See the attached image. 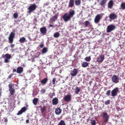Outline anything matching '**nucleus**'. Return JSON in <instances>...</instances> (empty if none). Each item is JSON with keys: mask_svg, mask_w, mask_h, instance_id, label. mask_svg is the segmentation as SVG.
Wrapping results in <instances>:
<instances>
[{"mask_svg": "<svg viewBox=\"0 0 125 125\" xmlns=\"http://www.w3.org/2000/svg\"><path fill=\"white\" fill-rule=\"evenodd\" d=\"M50 97L51 98H52L53 96V95L51 93L49 94Z\"/></svg>", "mask_w": 125, "mask_h": 125, "instance_id": "48", "label": "nucleus"}, {"mask_svg": "<svg viewBox=\"0 0 125 125\" xmlns=\"http://www.w3.org/2000/svg\"><path fill=\"white\" fill-rule=\"evenodd\" d=\"M55 112L56 114L59 115L61 113V110L59 108H57L55 109Z\"/></svg>", "mask_w": 125, "mask_h": 125, "instance_id": "20", "label": "nucleus"}, {"mask_svg": "<svg viewBox=\"0 0 125 125\" xmlns=\"http://www.w3.org/2000/svg\"><path fill=\"white\" fill-rule=\"evenodd\" d=\"M51 94H53V96L54 95H55V93L54 92H53L52 93H51Z\"/></svg>", "mask_w": 125, "mask_h": 125, "instance_id": "55", "label": "nucleus"}, {"mask_svg": "<svg viewBox=\"0 0 125 125\" xmlns=\"http://www.w3.org/2000/svg\"><path fill=\"white\" fill-rule=\"evenodd\" d=\"M113 2L112 0L110 1L108 4V7L111 9L113 5Z\"/></svg>", "mask_w": 125, "mask_h": 125, "instance_id": "24", "label": "nucleus"}, {"mask_svg": "<svg viewBox=\"0 0 125 125\" xmlns=\"http://www.w3.org/2000/svg\"><path fill=\"white\" fill-rule=\"evenodd\" d=\"M74 0H70L68 7H69L72 8L74 5Z\"/></svg>", "mask_w": 125, "mask_h": 125, "instance_id": "16", "label": "nucleus"}, {"mask_svg": "<svg viewBox=\"0 0 125 125\" xmlns=\"http://www.w3.org/2000/svg\"><path fill=\"white\" fill-rule=\"evenodd\" d=\"M47 31V29L45 27H42L40 29V32L43 35L46 34Z\"/></svg>", "mask_w": 125, "mask_h": 125, "instance_id": "12", "label": "nucleus"}, {"mask_svg": "<svg viewBox=\"0 0 125 125\" xmlns=\"http://www.w3.org/2000/svg\"><path fill=\"white\" fill-rule=\"evenodd\" d=\"M124 87L125 88V83L124 84Z\"/></svg>", "mask_w": 125, "mask_h": 125, "instance_id": "56", "label": "nucleus"}, {"mask_svg": "<svg viewBox=\"0 0 125 125\" xmlns=\"http://www.w3.org/2000/svg\"><path fill=\"white\" fill-rule=\"evenodd\" d=\"M8 59L5 58L4 60V62L6 63L8 62H9V61L8 60Z\"/></svg>", "mask_w": 125, "mask_h": 125, "instance_id": "44", "label": "nucleus"}, {"mask_svg": "<svg viewBox=\"0 0 125 125\" xmlns=\"http://www.w3.org/2000/svg\"><path fill=\"white\" fill-rule=\"evenodd\" d=\"M115 25L112 24L108 26L106 28V32L109 33L113 31L115 29Z\"/></svg>", "mask_w": 125, "mask_h": 125, "instance_id": "1", "label": "nucleus"}, {"mask_svg": "<svg viewBox=\"0 0 125 125\" xmlns=\"http://www.w3.org/2000/svg\"><path fill=\"white\" fill-rule=\"evenodd\" d=\"M14 46V44H11V47L12 48H13Z\"/></svg>", "mask_w": 125, "mask_h": 125, "instance_id": "49", "label": "nucleus"}, {"mask_svg": "<svg viewBox=\"0 0 125 125\" xmlns=\"http://www.w3.org/2000/svg\"><path fill=\"white\" fill-rule=\"evenodd\" d=\"M71 95H68L65 96L64 98V100L66 102H69L71 100Z\"/></svg>", "mask_w": 125, "mask_h": 125, "instance_id": "15", "label": "nucleus"}, {"mask_svg": "<svg viewBox=\"0 0 125 125\" xmlns=\"http://www.w3.org/2000/svg\"><path fill=\"white\" fill-rule=\"evenodd\" d=\"M18 16V14L17 13H14L13 14V17L14 18H17Z\"/></svg>", "mask_w": 125, "mask_h": 125, "instance_id": "40", "label": "nucleus"}, {"mask_svg": "<svg viewBox=\"0 0 125 125\" xmlns=\"http://www.w3.org/2000/svg\"><path fill=\"white\" fill-rule=\"evenodd\" d=\"M78 72L77 69L75 68L70 71V74L73 76H76Z\"/></svg>", "mask_w": 125, "mask_h": 125, "instance_id": "8", "label": "nucleus"}, {"mask_svg": "<svg viewBox=\"0 0 125 125\" xmlns=\"http://www.w3.org/2000/svg\"><path fill=\"white\" fill-rule=\"evenodd\" d=\"M44 46V44L43 43H41V44L40 45V47L41 48H42Z\"/></svg>", "mask_w": 125, "mask_h": 125, "instance_id": "45", "label": "nucleus"}, {"mask_svg": "<svg viewBox=\"0 0 125 125\" xmlns=\"http://www.w3.org/2000/svg\"><path fill=\"white\" fill-rule=\"evenodd\" d=\"M52 104L54 105L57 104L58 103V100L57 98H54L52 100Z\"/></svg>", "mask_w": 125, "mask_h": 125, "instance_id": "22", "label": "nucleus"}, {"mask_svg": "<svg viewBox=\"0 0 125 125\" xmlns=\"http://www.w3.org/2000/svg\"><path fill=\"white\" fill-rule=\"evenodd\" d=\"M23 71V68L21 67H19L17 68L16 70V72L17 73L19 74L22 73Z\"/></svg>", "mask_w": 125, "mask_h": 125, "instance_id": "18", "label": "nucleus"}, {"mask_svg": "<svg viewBox=\"0 0 125 125\" xmlns=\"http://www.w3.org/2000/svg\"><path fill=\"white\" fill-rule=\"evenodd\" d=\"M5 121L6 122H7L8 121V120L7 118H5Z\"/></svg>", "mask_w": 125, "mask_h": 125, "instance_id": "51", "label": "nucleus"}, {"mask_svg": "<svg viewBox=\"0 0 125 125\" xmlns=\"http://www.w3.org/2000/svg\"><path fill=\"white\" fill-rule=\"evenodd\" d=\"M119 91V89L118 87L114 88L111 92V96L112 97L115 96L117 95Z\"/></svg>", "mask_w": 125, "mask_h": 125, "instance_id": "4", "label": "nucleus"}, {"mask_svg": "<svg viewBox=\"0 0 125 125\" xmlns=\"http://www.w3.org/2000/svg\"><path fill=\"white\" fill-rule=\"evenodd\" d=\"M26 106L22 108L21 109L17 114V115H19L25 112L27 109V107L28 106V105L26 104Z\"/></svg>", "mask_w": 125, "mask_h": 125, "instance_id": "9", "label": "nucleus"}, {"mask_svg": "<svg viewBox=\"0 0 125 125\" xmlns=\"http://www.w3.org/2000/svg\"><path fill=\"white\" fill-rule=\"evenodd\" d=\"M101 18V17L100 14H99L96 16L94 20V22L95 23H98Z\"/></svg>", "mask_w": 125, "mask_h": 125, "instance_id": "13", "label": "nucleus"}, {"mask_svg": "<svg viewBox=\"0 0 125 125\" xmlns=\"http://www.w3.org/2000/svg\"><path fill=\"white\" fill-rule=\"evenodd\" d=\"M60 34L59 32H57L54 33L53 36L54 38H57L59 37Z\"/></svg>", "mask_w": 125, "mask_h": 125, "instance_id": "31", "label": "nucleus"}, {"mask_svg": "<svg viewBox=\"0 0 125 125\" xmlns=\"http://www.w3.org/2000/svg\"><path fill=\"white\" fill-rule=\"evenodd\" d=\"M4 50H6V51H7L8 50V47H6L4 49Z\"/></svg>", "mask_w": 125, "mask_h": 125, "instance_id": "54", "label": "nucleus"}, {"mask_svg": "<svg viewBox=\"0 0 125 125\" xmlns=\"http://www.w3.org/2000/svg\"><path fill=\"white\" fill-rule=\"evenodd\" d=\"M12 75L11 74L8 77V78H10L12 77Z\"/></svg>", "mask_w": 125, "mask_h": 125, "instance_id": "47", "label": "nucleus"}, {"mask_svg": "<svg viewBox=\"0 0 125 125\" xmlns=\"http://www.w3.org/2000/svg\"><path fill=\"white\" fill-rule=\"evenodd\" d=\"M75 14L74 10H71L69 11L68 14L69 16L71 18L73 17V15Z\"/></svg>", "mask_w": 125, "mask_h": 125, "instance_id": "19", "label": "nucleus"}, {"mask_svg": "<svg viewBox=\"0 0 125 125\" xmlns=\"http://www.w3.org/2000/svg\"><path fill=\"white\" fill-rule=\"evenodd\" d=\"M36 7L37 6L35 3L31 4L28 8L29 10L28 13H30L31 12L35 10Z\"/></svg>", "mask_w": 125, "mask_h": 125, "instance_id": "2", "label": "nucleus"}, {"mask_svg": "<svg viewBox=\"0 0 125 125\" xmlns=\"http://www.w3.org/2000/svg\"><path fill=\"white\" fill-rule=\"evenodd\" d=\"M96 119L95 118L92 117L90 119V121L91 125H96L97 122H96Z\"/></svg>", "mask_w": 125, "mask_h": 125, "instance_id": "14", "label": "nucleus"}, {"mask_svg": "<svg viewBox=\"0 0 125 125\" xmlns=\"http://www.w3.org/2000/svg\"><path fill=\"white\" fill-rule=\"evenodd\" d=\"M38 99L36 98H35L33 99V102L34 105H36L37 104V103L38 102Z\"/></svg>", "mask_w": 125, "mask_h": 125, "instance_id": "32", "label": "nucleus"}, {"mask_svg": "<svg viewBox=\"0 0 125 125\" xmlns=\"http://www.w3.org/2000/svg\"><path fill=\"white\" fill-rule=\"evenodd\" d=\"M112 80L113 82L115 83H117L119 82V79L117 76L114 75L112 77Z\"/></svg>", "mask_w": 125, "mask_h": 125, "instance_id": "10", "label": "nucleus"}, {"mask_svg": "<svg viewBox=\"0 0 125 125\" xmlns=\"http://www.w3.org/2000/svg\"><path fill=\"white\" fill-rule=\"evenodd\" d=\"M1 112L0 111V114H1Z\"/></svg>", "mask_w": 125, "mask_h": 125, "instance_id": "57", "label": "nucleus"}, {"mask_svg": "<svg viewBox=\"0 0 125 125\" xmlns=\"http://www.w3.org/2000/svg\"><path fill=\"white\" fill-rule=\"evenodd\" d=\"M46 91V90L45 89H42L41 91V93L42 94H44Z\"/></svg>", "mask_w": 125, "mask_h": 125, "instance_id": "42", "label": "nucleus"}, {"mask_svg": "<svg viewBox=\"0 0 125 125\" xmlns=\"http://www.w3.org/2000/svg\"><path fill=\"white\" fill-rule=\"evenodd\" d=\"M75 5L77 6L79 5L81 3V0H75Z\"/></svg>", "mask_w": 125, "mask_h": 125, "instance_id": "27", "label": "nucleus"}, {"mask_svg": "<svg viewBox=\"0 0 125 125\" xmlns=\"http://www.w3.org/2000/svg\"><path fill=\"white\" fill-rule=\"evenodd\" d=\"M91 59V58L90 56L87 57L85 58V60L87 62L90 61Z\"/></svg>", "mask_w": 125, "mask_h": 125, "instance_id": "37", "label": "nucleus"}, {"mask_svg": "<svg viewBox=\"0 0 125 125\" xmlns=\"http://www.w3.org/2000/svg\"><path fill=\"white\" fill-rule=\"evenodd\" d=\"M110 102V100H108L107 101H106L105 102V105H108L109 104Z\"/></svg>", "mask_w": 125, "mask_h": 125, "instance_id": "41", "label": "nucleus"}, {"mask_svg": "<svg viewBox=\"0 0 125 125\" xmlns=\"http://www.w3.org/2000/svg\"><path fill=\"white\" fill-rule=\"evenodd\" d=\"M117 17L116 15L114 13L111 14L109 16V18L112 20H114Z\"/></svg>", "mask_w": 125, "mask_h": 125, "instance_id": "17", "label": "nucleus"}, {"mask_svg": "<svg viewBox=\"0 0 125 125\" xmlns=\"http://www.w3.org/2000/svg\"><path fill=\"white\" fill-rule=\"evenodd\" d=\"M1 95V92H0V95Z\"/></svg>", "mask_w": 125, "mask_h": 125, "instance_id": "58", "label": "nucleus"}, {"mask_svg": "<svg viewBox=\"0 0 125 125\" xmlns=\"http://www.w3.org/2000/svg\"><path fill=\"white\" fill-rule=\"evenodd\" d=\"M104 59V57L103 55H100L98 56L96 59V61L99 63H101L103 61Z\"/></svg>", "mask_w": 125, "mask_h": 125, "instance_id": "6", "label": "nucleus"}, {"mask_svg": "<svg viewBox=\"0 0 125 125\" xmlns=\"http://www.w3.org/2000/svg\"><path fill=\"white\" fill-rule=\"evenodd\" d=\"M49 3L48 2L45 3L44 5L45 6H47L48 5Z\"/></svg>", "mask_w": 125, "mask_h": 125, "instance_id": "46", "label": "nucleus"}, {"mask_svg": "<svg viewBox=\"0 0 125 125\" xmlns=\"http://www.w3.org/2000/svg\"><path fill=\"white\" fill-rule=\"evenodd\" d=\"M15 33L14 32H11L10 33L9 37V42L12 43L13 42V40L15 37Z\"/></svg>", "mask_w": 125, "mask_h": 125, "instance_id": "5", "label": "nucleus"}, {"mask_svg": "<svg viewBox=\"0 0 125 125\" xmlns=\"http://www.w3.org/2000/svg\"><path fill=\"white\" fill-rule=\"evenodd\" d=\"M102 117L104 122L107 123L108 122L109 117L106 112H104L102 113Z\"/></svg>", "mask_w": 125, "mask_h": 125, "instance_id": "3", "label": "nucleus"}, {"mask_svg": "<svg viewBox=\"0 0 125 125\" xmlns=\"http://www.w3.org/2000/svg\"><path fill=\"white\" fill-rule=\"evenodd\" d=\"M56 80V78H54L52 80V83L53 84H54Z\"/></svg>", "mask_w": 125, "mask_h": 125, "instance_id": "43", "label": "nucleus"}, {"mask_svg": "<svg viewBox=\"0 0 125 125\" xmlns=\"http://www.w3.org/2000/svg\"><path fill=\"white\" fill-rule=\"evenodd\" d=\"M80 88H79L77 87L76 86L75 88L74 93L76 94H78L80 91Z\"/></svg>", "mask_w": 125, "mask_h": 125, "instance_id": "26", "label": "nucleus"}, {"mask_svg": "<svg viewBox=\"0 0 125 125\" xmlns=\"http://www.w3.org/2000/svg\"><path fill=\"white\" fill-rule=\"evenodd\" d=\"M91 24L89 21H86L84 22V26L85 27H86L88 26H91Z\"/></svg>", "mask_w": 125, "mask_h": 125, "instance_id": "25", "label": "nucleus"}, {"mask_svg": "<svg viewBox=\"0 0 125 125\" xmlns=\"http://www.w3.org/2000/svg\"><path fill=\"white\" fill-rule=\"evenodd\" d=\"M48 80V79L47 78H46L42 80L41 81V82L42 84H44L46 83L47 82V81Z\"/></svg>", "mask_w": 125, "mask_h": 125, "instance_id": "28", "label": "nucleus"}, {"mask_svg": "<svg viewBox=\"0 0 125 125\" xmlns=\"http://www.w3.org/2000/svg\"><path fill=\"white\" fill-rule=\"evenodd\" d=\"M88 63L85 62H83L82 63V66L83 67H86L88 66Z\"/></svg>", "mask_w": 125, "mask_h": 125, "instance_id": "33", "label": "nucleus"}, {"mask_svg": "<svg viewBox=\"0 0 125 125\" xmlns=\"http://www.w3.org/2000/svg\"><path fill=\"white\" fill-rule=\"evenodd\" d=\"M111 91L110 90L107 91L106 92L105 94L108 96H109L110 95V94L111 93Z\"/></svg>", "mask_w": 125, "mask_h": 125, "instance_id": "39", "label": "nucleus"}, {"mask_svg": "<svg viewBox=\"0 0 125 125\" xmlns=\"http://www.w3.org/2000/svg\"><path fill=\"white\" fill-rule=\"evenodd\" d=\"M63 18L65 22H67L70 20L71 17L69 16L68 13H65L63 16Z\"/></svg>", "mask_w": 125, "mask_h": 125, "instance_id": "7", "label": "nucleus"}, {"mask_svg": "<svg viewBox=\"0 0 125 125\" xmlns=\"http://www.w3.org/2000/svg\"><path fill=\"white\" fill-rule=\"evenodd\" d=\"M48 48L46 47H44L42 50V54L46 53L47 52Z\"/></svg>", "mask_w": 125, "mask_h": 125, "instance_id": "30", "label": "nucleus"}, {"mask_svg": "<svg viewBox=\"0 0 125 125\" xmlns=\"http://www.w3.org/2000/svg\"><path fill=\"white\" fill-rule=\"evenodd\" d=\"M9 91L10 92V94L12 95L14 94L15 93V90L12 87V85L11 83H10L9 84Z\"/></svg>", "mask_w": 125, "mask_h": 125, "instance_id": "11", "label": "nucleus"}, {"mask_svg": "<svg viewBox=\"0 0 125 125\" xmlns=\"http://www.w3.org/2000/svg\"><path fill=\"white\" fill-rule=\"evenodd\" d=\"M46 109V107L45 106L42 107L40 109L41 113H43L45 111Z\"/></svg>", "mask_w": 125, "mask_h": 125, "instance_id": "29", "label": "nucleus"}, {"mask_svg": "<svg viewBox=\"0 0 125 125\" xmlns=\"http://www.w3.org/2000/svg\"><path fill=\"white\" fill-rule=\"evenodd\" d=\"M5 58L8 59H10L11 57V55H10L8 53L6 54L5 55Z\"/></svg>", "mask_w": 125, "mask_h": 125, "instance_id": "34", "label": "nucleus"}, {"mask_svg": "<svg viewBox=\"0 0 125 125\" xmlns=\"http://www.w3.org/2000/svg\"><path fill=\"white\" fill-rule=\"evenodd\" d=\"M19 42L21 43H23L27 42L25 38L24 37H22L20 38L19 40Z\"/></svg>", "mask_w": 125, "mask_h": 125, "instance_id": "21", "label": "nucleus"}, {"mask_svg": "<svg viewBox=\"0 0 125 125\" xmlns=\"http://www.w3.org/2000/svg\"><path fill=\"white\" fill-rule=\"evenodd\" d=\"M121 7L122 9L125 10V3H122L121 5Z\"/></svg>", "mask_w": 125, "mask_h": 125, "instance_id": "36", "label": "nucleus"}, {"mask_svg": "<svg viewBox=\"0 0 125 125\" xmlns=\"http://www.w3.org/2000/svg\"><path fill=\"white\" fill-rule=\"evenodd\" d=\"M57 125H65V124L63 120H61Z\"/></svg>", "mask_w": 125, "mask_h": 125, "instance_id": "35", "label": "nucleus"}, {"mask_svg": "<svg viewBox=\"0 0 125 125\" xmlns=\"http://www.w3.org/2000/svg\"><path fill=\"white\" fill-rule=\"evenodd\" d=\"M26 122L27 123H29V120L28 119H27L26 121Z\"/></svg>", "mask_w": 125, "mask_h": 125, "instance_id": "52", "label": "nucleus"}, {"mask_svg": "<svg viewBox=\"0 0 125 125\" xmlns=\"http://www.w3.org/2000/svg\"><path fill=\"white\" fill-rule=\"evenodd\" d=\"M106 0H102V1L100 2V5L102 6L106 2Z\"/></svg>", "mask_w": 125, "mask_h": 125, "instance_id": "38", "label": "nucleus"}, {"mask_svg": "<svg viewBox=\"0 0 125 125\" xmlns=\"http://www.w3.org/2000/svg\"><path fill=\"white\" fill-rule=\"evenodd\" d=\"M16 70L15 69H13V72H16Z\"/></svg>", "mask_w": 125, "mask_h": 125, "instance_id": "53", "label": "nucleus"}, {"mask_svg": "<svg viewBox=\"0 0 125 125\" xmlns=\"http://www.w3.org/2000/svg\"><path fill=\"white\" fill-rule=\"evenodd\" d=\"M49 26L50 27H54V26L53 25H51V24H50Z\"/></svg>", "mask_w": 125, "mask_h": 125, "instance_id": "50", "label": "nucleus"}, {"mask_svg": "<svg viewBox=\"0 0 125 125\" xmlns=\"http://www.w3.org/2000/svg\"><path fill=\"white\" fill-rule=\"evenodd\" d=\"M57 15H55L50 19V20L52 22H54L55 20L57 19Z\"/></svg>", "mask_w": 125, "mask_h": 125, "instance_id": "23", "label": "nucleus"}]
</instances>
